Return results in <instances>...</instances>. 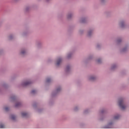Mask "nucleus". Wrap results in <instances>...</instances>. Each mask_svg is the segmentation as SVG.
I'll list each match as a JSON object with an SVG mask.
<instances>
[{"instance_id":"1","label":"nucleus","mask_w":129,"mask_h":129,"mask_svg":"<svg viewBox=\"0 0 129 129\" xmlns=\"http://www.w3.org/2000/svg\"><path fill=\"white\" fill-rule=\"evenodd\" d=\"M118 106L120 107V109H122V110H124L126 108V106L123 104V99L120 98V99H118Z\"/></svg>"},{"instance_id":"2","label":"nucleus","mask_w":129,"mask_h":129,"mask_svg":"<svg viewBox=\"0 0 129 129\" xmlns=\"http://www.w3.org/2000/svg\"><path fill=\"white\" fill-rule=\"evenodd\" d=\"M60 62H61V59H58V60H56V66H59Z\"/></svg>"},{"instance_id":"3","label":"nucleus","mask_w":129,"mask_h":129,"mask_svg":"<svg viewBox=\"0 0 129 129\" xmlns=\"http://www.w3.org/2000/svg\"><path fill=\"white\" fill-rule=\"evenodd\" d=\"M120 118V115H115V116H114V120H118V118Z\"/></svg>"},{"instance_id":"4","label":"nucleus","mask_w":129,"mask_h":129,"mask_svg":"<svg viewBox=\"0 0 129 129\" xmlns=\"http://www.w3.org/2000/svg\"><path fill=\"white\" fill-rule=\"evenodd\" d=\"M30 84V82H26L23 84V86H26L29 85V84Z\"/></svg>"},{"instance_id":"5","label":"nucleus","mask_w":129,"mask_h":129,"mask_svg":"<svg viewBox=\"0 0 129 129\" xmlns=\"http://www.w3.org/2000/svg\"><path fill=\"white\" fill-rule=\"evenodd\" d=\"M21 114H22V115H23V117H26V116H27V113L26 112H23Z\"/></svg>"},{"instance_id":"6","label":"nucleus","mask_w":129,"mask_h":129,"mask_svg":"<svg viewBox=\"0 0 129 129\" xmlns=\"http://www.w3.org/2000/svg\"><path fill=\"white\" fill-rule=\"evenodd\" d=\"M112 125V123H109V125L107 126V127H106V128H112V126H111Z\"/></svg>"},{"instance_id":"7","label":"nucleus","mask_w":129,"mask_h":129,"mask_svg":"<svg viewBox=\"0 0 129 129\" xmlns=\"http://www.w3.org/2000/svg\"><path fill=\"white\" fill-rule=\"evenodd\" d=\"M16 119V116L14 115H11V119L14 120Z\"/></svg>"},{"instance_id":"8","label":"nucleus","mask_w":129,"mask_h":129,"mask_svg":"<svg viewBox=\"0 0 129 129\" xmlns=\"http://www.w3.org/2000/svg\"><path fill=\"white\" fill-rule=\"evenodd\" d=\"M0 128H5V124H0Z\"/></svg>"},{"instance_id":"9","label":"nucleus","mask_w":129,"mask_h":129,"mask_svg":"<svg viewBox=\"0 0 129 129\" xmlns=\"http://www.w3.org/2000/svg\"><path fill=\"white\" fill-rule=\"evenodd\" d=\"M89 80H91V81L94 80V77H91V78H89Z\"/></svg>"},{"instance_id":"10","label":"nucleus","mask_w":129,"mask_h":129,"mask_svg":"<svg viewBox=\"0 0 129 129\" xmlns=\"http://www.w3.org/2000/svg\"><path fill=\"white\" fill-rule=\"evenodd\" d=\"M120 27H123V22H120Z\"/></svg>"},{"instance_id":"11","label":"nucleus","mask_w":129,"mask_h":129,"mask_svg":"<svg viewBox=\"0 0 129 129\" xmlns=\"http://www.w3.org/2000/svg\"><path fill=\"white\" fill-rule=\"evenodd\" d=\"M31 93L32 94H35V90H32V91L31 92Z\"/></svg>"},{"instance_id":"12","label":"nucleus","mask_w":129,"mask_h":129,"mask_svg":"<svg viewBox=\"0 0 129 129\" xmlns=\"http://www.w3.org/2000/svg\"><path fill=\"white\" fill-rule=\"evenodd\" d=\"M88 36H91V31H89V32L88 33Z\"/></svg>"},{"instance_id":"13","label":"nucleus","mask_w":129,"mask_h":129,"mask_svg":"<svg viewBox=\"0 0 129 129\" xmlns=\"http://www.w3.org/2000/svg\"><path fill=\"white\" fill-rule=\"evenodd\" d=\"M50 82V79H47V83Z\"/></svg>"},{"instance_id":"14","label":"nucleus","mask_w":129,"mask_h":129,"mask_svg":"<svg viewBox=\"0 0 129 129\" xmlns=\"http://www.w3.org/2000/svg\"><path fill=\"white\" fill-rule=\"evenodd\" d=\"M5 111H8V107L5 108Z\"/></svg>"},{"instance_id":"15","label":"nucleus","mask_w":129,"mask_h":129,"mask_svg":"<svg viewBox=\"0 0 129 129\" xmlns=\"http://www.w3.org/2000/svg\"><path fill=\"white\" fill-rule=\"evenodd\" d=\"M24 53H25V51H24L21 52V54H24Z\"/></svg>"},{"instance_id":"16","label":"nucleus","mask_w":129,"mask_h":129,"mask_svg":"<svg viewBox=\"0 0 129 129\" xmlns=\"http://www.w3.org/2000/svg\"><path fill=\"white\" fill-rule=\"evenodd\" d=\"M97 62L98 63L100 62V59L97 60Z\"/></svg>"},{"instance_id":"17","label":"nucleus","mask_w":129,"mask_h":129,"mask_svg":"<svg viewBox=\"0 0 129 129\" xmlns=\"http://www.w3.org/2000/svg\"><path fill=\"white\" fill-rule=\"evenodd\" d=\"M59 91V88L56 89V92H58V91Z\"/></svg>"},{"instance_id":"18","label":"nucleus","mask_w":129,"mask_h":129,"mask_svg":"<svg viewBox=\"0 0 129 129\" xmlns=\"http://www.w3.org/2000/svg\"><path fill=\"white\" fill-rule=\"evenodd\" d=\"M19 106V103L16 104V107Z\"/></svg>"},{"instance_id":"19","label":"nucleus","mask_w":129,"mask_h":129,"mask_svg":"<svg viewBox=\"0 0 129 129\" xmlns=\"http://www.w3.org/2000/svg\"><path fill=\"white\" fill-rule=\"evenodd\" d=\"M70 69V67H67V70H68V69Z\"/></svg>"},{"instance_id":"20","label":"nucleus","mask_w":129,"mask_h":129,"mask_svg":"<svg viewBox=\"0 0 129 129\" xmlns=\"http://www.w3.org/2000/svg\"><path fill=\"white\" fill-rule=\"evenodd\" d=\"M70 18V15H68V18Z\"/></svg>"},{"instance_id":"21","label":"nucleus","mask_w":129,"mask_h":129,"mask_svg":"<svg viewBox=\"0 0 129 129\" xmlns=\"http://www.w3.org/2000/svg\"><path fill=\"white\" fill-rule=\"evenodd\" d=\"M11 39H12V38H11V36H10V40H11Z\"/></svg>"}]
</instances>
